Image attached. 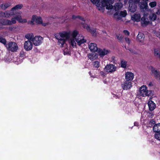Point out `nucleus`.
<instances>
[{
  "mask_svg": "<svg viewBox=\"0 0 160 160\" xmlns=\"http://www.w3.org/2000/svg\"><path fill=\"white\" fill-rule=\"evenodd\" d=\"M55 36L58 41V44L61 47L63 46L66 39L68 40L69 44L73 48L76 47L77 43L78 46H80L87 42L84 36L79 34L78 32L76 30L72 32L70 31L61 32L59 33L55 34Z\"/></svg>",
  "mask_w": 160,
  "mask_h": 160,
  "instance_id": "obj_1",
  "label": "nucleus"
},
{
  "mask_svg": "<svg viewBox=\"0 0 160 160\" xmlns=\"http://www.w3.org/2000/svg\"><path fill=\"white\" fill-rule=\"evenodd\" d=\"M100 6L97 7L98 8V9L99 10L106 7L107 9H111L114 8L115 11H117L121 9L123 6L122 3L120 2L116 3L113 6L112 5V1L110 0H102V2H100Z\"/></svg>",
  "mask_w": 160,
  "mask_h": 160,
  "instance_id": "obj_2",
  "label": "nucleus"
},
{
  "mask_svg": "<svg viewBox=\"0 0 160 160\" xmlns=\"http://www.w3.org/2000/svg\"><path fill=\"white\" fill-rule=\"evenodd\" d=\"M152 91L148 90L147 87L145 85H143L139 88V94L142 97H149L152 95Z\"/></svg>",
  "mask_w": 160,
  "mask_h": 160,
  "instance_id": "obj_3",
  "label": "nucleus"
},
{
  "mask_svg": "<svg viewBox=\"0 0 160 160\" xmlns=\"http://www.w3.org/2000/svg\"><path fill=\"white\" fill-rule=\"evenodd\" d=\"M6 47L8 51L12 52H16L18 49L17 44L15 42H9L6 44Z\"/></svg>",
  "mask_w": 160,
  "mask_h": 160,
  "instance_id": "obj_4",
  "label": "nucleus"
},
{
  "mask_svg": "<svg viewBox=\"0 0 160 160\" xmlns=\"http://www.w3.org/2000/svg\"><path fill=\"white\" fill-rule=\"evenodd\" d=\"M31 22L32 24H34V22H36L38 24H42V26H45L49 24V23L48 22L42 23V18L40 17H38L35 15L32 16Z\"/></svg>",
  "mask_w": 160,
  "mask_h": 160,
  "instance_id": "obj_5",
  "label": "nucleus"
},
{
  "mask_svg": "<svg viewBox=\"0 0 160 160\" xmlns=\"http://www.w3.org/2000/svg\"><path fill=\"white\" fill-rule=\"evenodd\" d=\"M16 21L15 19L12 18L11 20L7 19H0V24L4 25H10L13 24H15Z\"/></svg>",
  "mask_w": 160,
  "mask_h": 160,
  "instance_id": "obj_6",
  "label": "nucleus"
},
{
  "mask_svg": "<svg viewBox=\"0 0 160 160\" xmlns=\"http://www.w3.org/2000/svg\"><path fill=\"white\" fill-rule=\"evenodd\" d=\"M117 68L116 66L114 65L109 64L105 67L104 70L107 72L112 73L116 70Z\"/></svg>",
  "mask_w": 160,
  "mask_h": 160,
  "instance_id": "obj_7",
  "label": "nucleus"
},
{
  "mask_svg": "<svg viewBox=\"0 0 160 160\" xmlns=\"http://www.w3.org/2000/svg\"><path fill=\"white\" fill-rule=\"evenodd\" d=\"M33 43L32 41L29 40L25 41L24 43V49L27 51L32 50L33 46Z\"/></svg>",
  "mask_w": 160,
  "mask_h": 160,
  "instance_id": "obj_8",
  "label": "nucleus"
},
{
  "mask_svg": "<svg viewBox=\"0 0 160 160\" xmlns=\"http://www.w3.org/2000/svg\"><path fill=\"white\" fill-rule=\"evenodd\" d=\"M43 40V38L41 36H35L32 39V42L34 45L38 46L42 43Z\"/></svg>",
  "mask_w": 160,
  "mask_h": 160,
  "instance_id": "obj_9",
  "label": "nucleus"
},
{
  "mask_svg": "<svg viewBox=\"0 0 160 160\" xmlns=\"http://www.w3.org/2000/svg\"><path fill=\"white\" fill-rule=\"evenodd\" d=\"M127 15V11L125 10L121 11L120 13L116 12L114 15V17L118 20H119L122 17H125Z\"/></svg>",
  "mask_w": 160,
  "mask_h": 160,
  "instance_id": "obj_10",
  "label": "nucleus"
},
{
  "mask_svg": "<svg viewBox=\"0 0 160 160\" xmlns=\"http://www.w3.org/2000/svg\"><path fill=\"white\" fill-rule=\"evenodd\" d=\"M132 82L129 81H124L121 84L122 88L123 90H128L131 88L132 87Z\"/></svg>",
  "mask_w": 160,
  "mask_h": 160,
  "instance_id": "obj_11",
  "label": "nucleus"
},
{
  "mask_svg": "<svg viewBox=\"0 0 160 160\" xmlns=\"http://www.w3.org/2000/svg\"><path fill=\"white\" fill-rule=\"evenodd\" d=\"M82 26L84 28L86 29L88 32H90L92 36L95 37L97 35V31L96 29L91 30L89 26L86 24H83Z\"/></svg>",
  "mask_w": 160,
  "mask_h": 160,
  "instance_id": "obj_12",
  "label": "nucleus"
},
{
  "mask_svg": "<svg viewBox=\"0 0 160 160\" xmlns=\"http://www.w3.org/2000/svg\"><path fill=\"white\" fill-rule=\"evenodd\" d=\"M88 48L92 52H97L99 48L97 47V44L95 43L91 42L88 44Z\"/></svg>",
  "mask_w": 160,
  "mask_h": 160,
  "instance_id": "obj_13",
  "label": "nucleus"
},
{
  "mask_svg": "<svg viewBox=\"0 0 160 160\" xmlns=\"http://www.w3.org/2000/svg\"><path fill=\"white\" fill-rule=\"evenodd\" d=\"M12 18L14 19L15 21H16V20H17L19 22L24 23L27 22L26 19H23L22 18V16L20 13L17 15L14 18Z\"/></svg>",
  "mask_w": 160,
  "mask_h": 160,
  "instance_id": "obj_14",
  "label": "nucleus"
},
{
  "mask_svg": "<svg viewBox=\"0 0 160 160\" xmlns=\"http://www.w3.org/2000/svg\"><path fill=\"white\" fill-rule=\"evenodd\" d=\"M132 20L134 22H139L141 19V15L139 13H136L131 16Z\"/></svg>",
  "mask_w": 160,
  "mask_h": 160,
  "instance_id": "obj_15",
  "label": "nucleus"
},
{
  "mask_svg": "<svg viewBox=\"0 0 160 160\" xmlns=\"http://www.w3.org/2000/svg\"><path fill=\"white\" fill-rule=\"evenodd\" d=\"M134 77V74L131 72H126L125 74V78L127 81H132Z\"/></svg>",
  "mask_w": 160,
  "mask_h": 160,
  "instance_id": "obj_16",
  "label": "nucleus"
},
{
  "mask_svg": "<svg viewBox=\"0 0 160 160\" xmlns=\"http://www.w3.org/2000/svg\"><path fill=\"white\" fill-rule=\"evenodd\" d=\"M141 21V25L143 27L146 26L149 23L148 19L145 16L142 17Z\"/></svg>",
  "mask_w": 160,
  "mask_h": 160,
  "instance_id": "obj_17",
  "label": "nucleus"
},
{
  "mask_svg": "<svg viewBox=\"0 0 160 160\" xmlns=\"http://www.w3.org/2000/svg\"><path fill=\"white\" fill-rule=\"evenodd\" d=\"M150 69L152 71V72L153 73L156 78H158L160 79V73L159 72H158L157 70H156L155 68L152 66H151Z\"/></svg>",
  "mask_w": 160,
  "mask_h": 160,
  "instance_id": "obj_18",
  "label": "nucleus"
},
{
  "mask_svg": "<svg viewBox=\"0 0 160 160\" xmlns=\"http://www.w3.org/2000/svg\"><path fill=\"white\" fill-rule=\"evenodd\" d=\"M148 104L149 110L150 111H153L156 107L155 103L152 100L149 101L148 103Z\"/></svg>",
  "mask_w": 160,
  "mask_h": 160,
  "instance_id": "obj_19",
  "label": "nucleus"
},
{
  "mask_svg": "<svg viewBox=\"0 0 160 160\" xmlns=\"http://www.w3.org/2000/svg\"><path fill=\"white\" fill-rule=\"evenodd\" d=\"M129 6L128 7V10L131 12H134L136 11L137 7L135 3H129Z\"/></svg>",
  "mask_w": 160,
  "mask_h": 160,
  "instance_id": "obj_20",
  "label": "nucleus"
},
{
  "mask_svg": "<svg viewBox=\"0 0 160 160\" xmlns=\"http://www.w3.org/2000/svg\"><path fill=\"white\" fill-rule=\"evenodd\" d=\"M97 52L99 53L100 56L102 57L108 54L109 52V51L105 49L102 50L99 48Z\"/></svg>",
  "mask_w": 160,
  "mask_h": 160,
  "instance_id": "obj_21",
  "label": "nucleus"
},
{
  "mask_svg": "<svg viewBox=\"0 0 160 160\" xmlns=\"http://www.w3.org/2000/svg\"><path fill=\"white\" fill-rule=\"evenodd\" d=\"M145 38L144 34L142 32H139L137 36V39L139 42L142 43Z\"/></svg>",
  "mask_w": 160,
  "mask_h": 160,
  "instance_id": "obj_22",
  "label": "nucleus"
},
{
  "mask_svg": "<svg viewBox=\"0 0 160 160\" xmlns=\"http://www.w3.org/2000/svg\"><path fill=\"white\" fill-rule=\"evenodd\" d=\"M154 55L157 58L160 60V49L156 48L154 49Z\"/></svg>",
  "mask_w": 160,
  "mask_h": 160,
  "instance_id": "obj_23",
  "label": "nucleus"
},
{
  "mask_svg": "<svg viewBox=\"0 0 160 160\" xmlns=\"http://www.w3.org/2000/svg\"><path fill=\"white\" fill-rule=\"evenodd\" d=\"M14 14V12L11 11V10L10 11H6L5 12V18H9L11 16H13Z\"/></svg>",
  "mask_w": 160,
  "mask_h": 160,
  "instance_id": "obj_24",
  "label": "nucleus"
},
{
  "mask_svg": "<svg viewBox=\"0 0 160 160\" xmlns=\"http://www.w3.org/2000/svg\"><path fill=\"white\" fill-rule=\"evenodd\" d=\"M140 8L141 9H144L147 11H149L150 10L147 3H141Z\"/></svg>",
  "mask_w": 160,
  "mask_h": 160,
  "instance_id": "obj_25",
  "label": "nucleus"
},
{
  "mask_svg": "<svg viewBox=\"0 0 160 160\" xmlns=\"http://www.w3.org/2000/svg\"><path fill=\"white\" fill-rule=\"evenodd\" d=\"M153 131L156 132H160V123H158L155 125L153 127Z\"/></svg>",
  "mask_w": 160,
  "mask_h": 160,
  "instance_id": "obj_26",
  "label": "nucleus"
},
{
  "mask_svg": "<svg viewBox=\"0 0 160 160\" xmlns=\"http://www.w3.org/2000/svg\"><path fill=\"white\" fill-rule=\"evenodd\" d=\"M128 50L133 54H137L139 52L138 50L135 47H133L132 48H129Z\"/></svg>",
  "mask_w": 160,
  "mask_h": 160,
  "instance_id": "obj_27",
  "label": "nucleus"
},
{
  "mask_svg": "<svg viewBox=\"0 0 160 160\" xmlns=\"http://www.w3.org/2000/svg\"><path fill=\"white\" fill-rule=\"evenodd\" d=\"M11 5V3L9 2H8L1 5L0 7L2 9L5 10L7 8L10 6Z\"/></svg>",
  "mask_w": 160,
  "mask_h": 160,
  "instance_id": "obj_28",
  "label": "nucleus"
},
{
  "mask_svg": "<svg viewBox=\"0 0 160 160\" xmlns=\"http://www.w3.org/2000/svg\"><path fill=\"white\" fill-rule=\"evenodd\" d=\"M25 38L28 39V40H30L31 41H32V39L34 38V35L32 33H28L26 34L25 36Z\"/></svg>",
  "mask_w": 160,
  "mask_h": 160,
  "instance_id": "obj_29",
  "label": "nucleus"
},
{
  "mask_svg": "<svg viewBox=\"0 0 160 160\" xmlns=\"http://www.w3.org/2000/svg\"><path fill=\"white\" fill-rule=\"evenodd\" d=\"M23 7L22 4H18L13 7L11 9V11H13L15 12L14 11L17 9H20Z\"/></svg>",
  "mask_w": 160,
  "mask_h": 160,
  "instance_id": "obj_30",
  "label": "nucleus"
},
{
  "mask_svg": "<svg viewBox=\"0 0 160 160\" xmlns=\"http://www.w3.org/2000/svg\"><path fill=\"white\" fill-rule=\"evenodd\" d=\"M98 55L97 54H90L89 55L88 57L91 60H93L96 58H97Z\"/></svg>",
  "mask_w": 160,
  "mask_h": 160,
  "instance_id": "obj_31",
  "label": "nucleus"
},
{
  "mask_svg": "<svg viewBox=\"0 0 160 160\" xmlns=\"http://www.w3.org/2000/svg\"><path fill=\"white\" fill-rule=\"evenodd\" d=\"M149 19L151 21H154L157 18V16L155 13L149 15Z\"/></svg>",
  "mask_w": 160,
  "mask_h": 160,
  "instance_id": "obj_32",
  "label": "nucleus"
},
{
  "mask_svg": "<svg viewBox=\"0 0 160 160\" xmlns=\"http://www.w3.org/2000/svg\"><path fill=\"white\" fill-rule=\"evenodd\" d=\"M91 2L93 3L96 4L97 7H100L101 4L99 2L100 0H91Z\"/></svg>",
  "mask_w": 160,
  "mask_h": 160,
  "instance_id": "obj_33",
  "label": "nucleus"
},
{
  "mask_svg": "<svg viewBox=\"0 0 160 160\" xmlns=\"http://www.w3.org/2000/svg\"><path fill=\"white\" fill-rule=\"evenodd\" d=\"M127 62L124 60H122L121 62V67L125 68L127 67Z\"/></svg>",
  "mask_w": 160,
  "mask_h": 160,
  "instance_id": "obj_34",
  "label": "nucleus"
},
{
  "mask_svg": "<svg viewBox=\"0 0 160 160\" xmlns=\"http://www.w3.org/2000/svg\"><path fill=\"white\" fill-rule=\"evenodd\" d=\"M93 65L94 67L98 68L100 67V62L98 61H95L93 62Z\"/></svg>",
  "mask_w": 160,
  "mask_h": 160,
  "instance_id": "obj_35",
  "label": "nucleus"
},
{
  "mask_svg": "<svg viewBox=\"0 0 160 160\" xmlns=\"http://www.w3.org/2000/svg\"><path fill=\"white\" fill-rule=\"evenodd\" d=\"M157 3L156 1H153L150 2L149 4V6L151 8H153L156 6Z\"/></svg>",
  "mask_w": 160,
  "mask_h": 160,
  "instance_id": "obj_36",
  "label": "nucleus"
},
{
  "mask_svg": "<svg viewBox=\"0 0 160 160\" xmlns=\"http://www.w3.org/2000/svg\"><path fill=\"white\" fill-rule=\"evenodd\" d=\"M154 137L157 140L160 141V132H156L155 134Z\"/></svg>",
  "mask_w": 160,
  "mask_h": 160,
  "instance_id": "obj_37",
  "label": "nucleus"
},
{
  "mask_svg": "<svg viewBox=\"0 0 160 160\" xmlns=\"http://www.w3.org/2000/svg\"><path fill=\"white\" fill-rule=\"evenodd\" d=\"M77 18H78L83 21H84V18L80 16H76L75 15H73L72 16V18L73 19H75Z\"/></svg>",
  "mask_w": 160,
  "mask_h": 160,
  "instance_id": "obj_38",
  "label": "nucleus"
},
{
  "mask_svg": "<svg viewBox=\"0 0 160 160\" xmlns=\"http://www.w3.org/2000/svg\"><path fill=\"white\" fill-rule=\"evenodd\" d=\"M0 42L5 45L6 44V41L5 38L0 36Z\"/></svg>",
  "mask_w": 160,
  "mask_h": 160,
  "instance_id": "obj_39",
  "label": "nucleus"
},
{
  "mask_svg": "<svg viewBox=\"0 0 160 160\" xmlns=\"http://www.w3.org/2000/svg\"><path fill=\"white\" fill-rule=\"evenodd\" d=\"M117 39L120 41H122V40L123 39V37L120 34L117 35Z\"/></svg>",
  "mask_w": 160,
  "mask_h": 160,
  "instance_id": "obj_40",
  "label": "nucleus"
},
{
  "mask_svg": "<svg viewBox=\"0 0 160 160\" xmlns=\"http://www.w3.org/2000/svg\"><path fill=\"white\" fill-rule=\"evenodd\" d=\"M140 1V0H129V3H134L136 4L138 3Z\"/></svg>",
  "mask_w": 160,
  "mask_h": 160,
  "instance_id": "obj_41",
  "label": "nucleus"
},
{
  "mask_svg": "<svg viewBox=\"0 0 160 160\" xmlns=\"http://www.w3.org/2000/svg\"><path fill=\"white\" fill-rule=\"evenodd\" d=\"M126 42L128 44H130V40L128 38L126 37L125 38Z\"/></svg>",
  "mask_w": 160,
  "mask_h": 160,
  "instance_id": "obj_42",
  "label": "nucleus"
},
{
  "mask_svg": "<svg viewBox=\"0 0 160 160\" xmlns=\"http://www.w3.org/2000/svg\"><path fill=\"white\" fill-rule=\"evenodd\" d=\"M123 32L126 35L128 36L130 34L128 30H124L123 31Z\"/></svg>",
  "mask_w": 160,
  "mask_h": 160,
  "instance_id": "obj_43",
  "label": "nucleus"
},
{
  "mask_svg": "<svg viewBox=\"0 0 160 160\" xmlns=\"http://www.w3.org/2000/svg\"><path fill=\"white\" fill-rule=\"evenodd\" d=\"M5 12H0V17H5Z\"/></svg>",
  "mask_w": 160,
  "mask_h": 160,
  "instance_id": "obj_44",
  "label": "nucleus"
},
{
  "mask_svg": "<svg viewBox=\"0 0 160 160\" xmlns=\"http://www.w3.org/2000/svg\"><path fill=\"white\" fill-rule=\"evenodd\" d=\"M158 10L156 12V13L158 15H160V4L158 8H157Z\"/></svg>",
  "mask_w": 160,
  "mask_h": 160,
  "instance_id": "obj_45",
  "label": "nucleus"
},
{
  "mask_svg": "<svg viewBox=\"0 0 160 160\" xmlns=\"http://www.w3.org/2000/svg\"><path fill=\"white\" fill-rule=\"evenodd\" d=\"M155 34L157 37L160 38V31L159 32H156Z\"/></svg>",
  "mask_w": 160,
  "mask_h": 160,
  "instance_id": "obj_46",
  "label": "nucleus"
},
{
  "mask_svg": "<svg viewBox=\"0 0 160 160\" xmlns=\"http://www.w3.org/2000/svg\"><path fill=\"white\" fill-rule=\"evenodd\" d=\"M100 74L101 76L103 77L105 76V73L102 71H101L100 72Z\"/></svg>",
  "mask_w": 160,
  "mask_h": 160,
  "instance_id": "obj_47",
  "label": "nucleus"
},
{
  "mask_svg": "<svg viewBox=\"0 0 160 160\" xmlns=\"http://www.w3.org/2000/svg\"><path fill=\"white\" fill-rule=\"evenodd\" d=\"M148 85L149 87L153 86V85L151 82H150L148 84Z\"/></svg>",
  "mask_w": 160,
  "mask_h": 160,
  "instance_id": "obj_48",
  "label": "nucleus"
},
{
  "mask_svg": "<svg viewBox=\"0 0 160 160\" xmlns=\"http://www.w3.org/2000/svg\"><path fill=\"white\" fill-rule=\"evenodd\" d=\"M22 52L23 53H22V52H21L20 54V56L22 57H23L24 56V54H23V52Z\"/></svg>",
  "mask_w": 160,
  "mask_h": 160,
  "instance_id": "obj_49",
  "label": "nucleus"
},
{
  "mask_svg": "<svg viewBox=\"0 0 160 160\" xmlns=\"http://www.w3.org/2000/svg\"><path fill=\"white\" fill-rule=\"evenodd\" d=\"M134 125L135 126H138V122H135L134 123Z\"/></svg>",
  "mask_w": 160,
  "mask_h": 160,
  "instance_id": "obj_50",
  "label": "nucleus"
},
{
  "mask_svg": "<svg viewBox=\"0 0 160 160\" xmlns=\"http://www.w3.org/2000/svg\"><path fill=\"white\" fill-rule=\"evenodd\" d=\"M150 123L154 124L155 123V121L153 120H152L150 122Z\"/></svg>",
  "mask_w": 160,
  "mask_h": 160,
  "instance_id": "obj_51",
  "label": "nucleus"
},
{
  "mask_svg": "<svg viewBox=\"0 0 160 160\" xmlns=\"http://www.w3.org/2000/svg\"><path fill=\"white\" fill-rule=\"evenodd\" d=\"M153 116V114L152 113H150L149 114V115L148 116H150V117L151 118H152V116Z\"/></svg>",
  "mask_w": 160,
  "mask_h": 160,
  "instance_id": "obj_52",
  "label": "nucleus"
},
{
  "mask_svg": "<svg viewBox=\"0 0 160 160\" xmlns=\"http://www.w3.org/2000/svg\"><path fill=\"white\" fill-rule=\"evenodd\" d=\"M113 97L115 98H119V96L118 95H114Z\"/></svg>",
  "mask_w": 160,
  "mask_h": 160,
  "instance_id": "obj_53",
  "label": "nucleus"
},
{
  "mask_svg": "<svg viewBox=\"0 0 160 160\" xmlns=\"http://www.w3.org/2000/svg\"><path fill=\"white\" fill-rule=\"evenodd\" d=\"M13 28L12 27H10L9 28V29L10 30H11V31H12V29Z\"/></svg>",
  "mask_w": 160,
  "mask_h": 160,
  "instance_id": "obj_54",
  "label": "nucleus"
},
{
  "mask_svg": "<svg viewBox=\"0 0 160 160\" xmlns=\"http://www.w3.org/2000/svg\"><path fill=\"white\" fill-rule=\"evenodd\" d=\"M89 74L91 76V77H93V78H94L95 77L94 76L91 75V73L90 72H89Z\"/></svg>",
  "mask_w": 160,
  "mask_h": 160,
  "instance_id": "obj_55",
  "label": "nucleus"
},
{
  "mask_svg": "<svg viewBox=\"0 0 160 160\" xmlns=\"http://www.w3.org/2000/svg\"><path fill=\"white\" fill-rule=\"evenodd\" d=\"M143 1H148V0H142Z\"/></svg>",
  "mask_w": 160,
  "mask_h": 160,
  "instance_id": "obj_56",
  "label": "nucleus"
}]
</instances>
